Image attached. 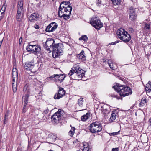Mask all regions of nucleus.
Wrapping results in <instances>:
<instances>
[{
	"instance_id": "f257e3e1",
	"label": "nucleus",
	"mask_w": 151,
	"mask_h": 151,
	"mask_svg": "<svg viewBox=\"0 0 151 151\" xmlns=\"http://www.w3.org/2000/svg\"><path fill=\"white\" fill-rule=\"evenodd\" d=\"M85 72V71L78 66L74 65L68 75L73 80H79L84 76Z\"/></svg>"
},
{
	"instance_id": "f03ea898",
	"label": "nucleus",
	"mask_w": 151,
	"mask_h": 151,
	"mask_svg": "<svg viewBox=\"0 0 151 151\" xmlns=\"http://www.w3.org/2000/svg\"><path fill=\"white\" fill-rule=\"evenodd\" d=\"M113 87L121 96L125 97L131 95L132 93V92L131 88L124 85L118 86H114Z\"/></svg>"
},
{
	"instance_id": "7ed1b4c3",
	"label": "nucleus",
	"mask_w": 151,
	"mask_h": 151,
	"mask_svg": "<svg viewBox=\"0 0 151 151\" xmlns=\"http://www.w3.org/2000/svg\"><path fill=\"white\" fill-rule=\"evenodd\" d=\"M63 45L61 43H55L52 48V56L56 58L62 54L63 52Z\"/></svg>"
},
{
	"instance_id": "20e7f679",
	"label": "nucleus",
	"mask_w": 151,
	"mask_h": 151,
	"mask_svg": "<svg viewBox=\"0 0 151 151\" xmlns=\"http://www.w3.org/2000/svg\"><path fill=\"white\" fill-rule=\"evenodd\" d=\"M89 129L92 133H98L102 130V125L100 122L96 121L90 124Z\"/></svg>"
},
{
	"instance_id": "39448f33",
	"label": "nucleus",
	"mask_w": 151,
	"mask_h": 151,
	"mask_svg": "<svg viewBox=\"0 0 151 151\" xmlns=\"http://www.w3.org/2000/svg\"><path fill=\"white\" fill-rule=\"evenodd\" d=\"M17 11L16 15V19L17 21H21L23 17V1L22 0L19 1L17 6Z\"/></svg>"
},
{
	"instance_id": "423d86ee",
	"label": "nucleus",
	"mask_w": 151,
	"mask_h": 151,
	"mask_svg": "<svg viewBox=\"0 0 151 151\" xmlns=\"http://www.w3.org/2000/svg\"><path fill=\"white\" fill-rule=\"evenodd\" d=\"M63 4H61L58 12V15L59 17H62V16L67 13L71 14V11L72 10L71 7H68L67 8L63 6Z\"/></svg>"
},
{
	"instance_id": "0eeeda50",
	"label": "nucleus",
	"mask_w": 151,
	"mask_h": 151,
	"mask_svg": "<svg viewBox=\"0 0 151 151\" xmlns=\"http://www.w3.org/2000/svg\"><path fill=\"white\" fill-rule=\"evenodd\" d=\"M41 47L37 45H34L33 42H30L27 46L28 51H33L34 53H39L41 50Z\"/></svg>"
},
{
	"instance_id": "6e6552de",
	"label": "nucleus",
	"mask_w": 151,
	"mask_h": 151,
	"mask_svg": "<svg viewBox=\"0 0 151 151\" xmlns=\"http://www.w3.org/2000/svg\"><path fill=\"white\" fill-rule=\"evenodd\" d=\"M55 43V41L52 38H48L47 39L45 44L44 45L45 49L50 52L52 51V48Z\"/></svg>"
},
{
	"instance_id": "1a4fd4ad",
	"label": "nucleus",
	"mask_w": 151,
	"mask_h": 151,
	"mask_svg": "<svg viewBox=\"0 0 151 151\" xmlns=\"http://www.w3.org/2000/svg\"><path fill=\"white\" fill-rule=\"evenodd\" d=\"M90 24L95 28L99 29L103 26L102 23L100 20L96 18L93 19L90 22Z\"/></svg>"
},
{
	"instance_id": "9d476101",
	"label": "nucleus",
	"mask_w": 151,
	"mask_h": 151,
	"mask_svg": "<svg viewBox=\"0 0 151 151\" xmlns=\"http://www.w3.org/2000/svg\"><path fill=\"white\" fill-rule=\"evenodd\" d=\"M61 110H59L55 113L51 117L52 121L55 123L59 121L61 119Z\"/></svg>"
},
{
	"instance_id": "9b49d317",
	"label": "nucleus",
	"mask_w": 151,
	"mask_h": 151,
	"mask_svg": "<svg viewBox=\"0 0 151 151\" xmlns=\"http://www.w3.org/2000/svg\"><path fill=\"white\" fill-rule=\"evenodd\" d=\"M57 24L55 22L50 24L46 28L45 31L47 32H51L54 31L57 27Z\"/></svg>"
},
{
	"instance_id": "f8f14e48",
	"label": "nucleus",
	"mask_w": 151,
	"mask_h": 151,
	"mask_svg": "<svg viewBox=\"0 0 151 151\" xmlns=\"http://www.w3.org/2000/svg\"><path fill=\"white\" fill-rule=\"evenodd\" d=\"M59 89L58 93L55 95L54 98L55 99H59L62 97L65 94V91L63 88L59 87Z\"/></svg>"
},
{
	"instance_id": "ddd939ff",
	"label": "nucleus",
	"mask_w": 151,
	"mask_h": 151,
	"mask_svg": "<svg viewBox=\"0 0 151 151\" xmlns=\"http://www.w3.org/2000/svg\"><path fill=\"white\" fill-rule=\"evenodd\" d=\"M125 34L123 35L122 36L119 37V38L124 42H128L131 40V37L130 35L128 34L127 32H125Z\"/></svg>"
},
{
	"instance_id": "4468645a",
	"label": "nucleus",
	"mask_w": 151,
	"mask_h": 151,
	"mask_svg": "<svg viewBox=\"0 0 151 151\" xmlns=\"http://www.w3.org/2000/svg\"><path fill=\"white\" fill-rule=\"evenodd\" d=\"M135 12V9H133L132 7L129 8L128 12L129 15V18L132 20H134L136 17Z\"/></svg>"
},
{
	"instance_id": "2eb2a0df",
	"label": "nucleus",
	"mask_w": 151,
	"mask_h": 151,
	"mask_svg": "<svg viewBox=\"0 0 151 151\" xmlns=\"http://www.w3.org/2000/svg\"><path fill=\"white\" fill-rule=\"evenodd\" d=\"M118 112L116 111H112L111 116L109 119V122L110 123L114 122L115 120L117 117H118Z\"/></svg>"
},
{
	"instance_id": "dca6fc26",
	"label": "nucleus",
	"mask_w": 151,
	"mask_h": 151,
	"mask_svg": "<svg viewBox=\"0 0 151 151\" xmlns=\"http://www.w3.org/2000/svg\"><path fill=\"white\" fill-rule=\"evenodd\" d=\"M28 97L29 96L27 94L26 96H23L22 98V101L23 102H24V106L23 107V109L22 111L23 113H25L27 111V109L26 108V105L28 103Z\"/></svg>"
},
{
	"instance_id": "f3484780",
	"label": "nucleus",
	"mask_w": 151,
	"mask_h": 151,
	"mask_svg": "<svg viewBox=\"0 0 151 151\" xmlns=\"http://www.w3.org/2000/svg\"><path fill=\"white\" fill-rule=\"evenodd\" d=\"M12 76L13 77L12 81H17L18 74L17 69H13L12 70Z\"/></svg>"
},
{
	"instance_id": "a211bd4d",
	"label": "nucleus",
	"mask_w": 151,
	"mask_h": 151,
	"mask_svg": "<svg viewBox=\"0 0 151 151\" xmlns=\"http://www.w3.org/2000/svg\"><path fill=\"white\" fill-rule=\"evenodd\" d=\"M33 65H34L33 62L27 63L24 65V68L27 71H30L31 68L32 67Z\"/></svg>"
},
{
	"instance_id": "6ab92c4d",
	"label": "nucleus",
	"mask_w": 151,
	"mask_h": 151,
	"mask_svg": "<svg viewBox=\"0 0 151 151\" xmlns=\"http://www.w3.org/2000/svg\"><path fill=\"white\" fill-rule=\"evenodd\" d=\"M39 18V15L35 13L31 14L29 17V20L31 22H33L34 20H37Z\"/></svg>"
},
{
	"instance_id": "aec40b11",
	"label": "nucleus",
	"mask_w": 151,
	"mask_h": 151,
	"mask_svg": "<svg viewBox=\"0 0 151 151\" xmlns=\"http://www.w3.org/2000/svg\"><path fill=\"white\" fill-rule=\"evenodd\" d=\"M84 51L82 50L81 53L77 56V58L82 60L85 61L86 60V57L84 55Z\"/></svg>"
},
{
	"instance_id": "412c9836",
	"label": "nucleus",
	"mask_w": 151,
	"mask_h": 151,
	"mask_svg": "<svg viewBox=\"0 0 151 151\" xmlns=\"http://www.w3.org/2000/svg\"><path fill=\"white\" fill-rule=\"evenodd\" d=\"M126 31H125L124 29L121 28H120L119 29L117 30L116 32V34L118 35V36L119 38V37L122 36L123 35H124V34H125Z\"/></svg>"
},
{
	"instance_id": "4be33fe9",
	"label": "nucleus",
	"mask_w": 151,
	"mask_h": 151,
	"mask_svg": "<svg viewBox=\"0 0 151 151\" xmlns=\"http://www.w3.org/2000/svg\"><path fill=\"white\" fill-rule=\"evenodd\" d=\"M143 29L145 32L148 33L150 32L151 29L150 24L147 23L145 24Z\"/></svg>"
},
{
	"instance_id": "5701e85b",
	"label": "nucleus",
	"mask_w": 151,
	"mask_h": 151,
	"mask_svg": "<svg viewBox=\"0 0 151 151\" xmlns=\"http://www.w3.org/2000/svg\"><path fill=\"white\" fill-rule=\"evenodd\" d=\"M108 107V108H106L105 106L101 107V111L103 114L106 115L109 113V111L108 110L109 107Z\"/></svg>"
},
{
	"instance_id": "b1692460",
	"label": "nucleus",
	"mask_w": 151,
	"mask_h": 151,
	"mask_svg": "<svg viewBox=\"0 0 151 151\" xmlns=\"http://www.w3.org/2000/svg\"><path fill=\"white\" fill-rule=\"evenodd\" d=\"M65 77L66 76L64 74H60L58 78V82H60V83L62 82Z\"/></svg>"
},
{
	"instance_id": "393cba45",
	"label": "nucleus",
	"mask_w": 151,
	"mask_h": 151,
	"mask_svg": "<svg viewBox=\"0 0 151 151\" xmlns=\"http://www.w3.org/2000/svg\"><path fill=\"white\" fill-rule=\"evenodd\" d=\"M48 137L52 141H54L57 138L56 135L55 134H50L48 135Z\"/></svg>"
},
{
	"instance_id": "a878e982",
	"label": "nucleus",
	"mask_w": 151,
	"mask_h": 151,
	"mask_svg": "<svg viewBox=\"0 0 151 151\" xmlns=\"http://www.w3.org/2000/svg\"><path fill=\"white\" fill-rule=\"evenodd\" d=\"M12 89L13 91L15 92L17 90V81H12Z\"/></svg>"
},
{
	"instance_id": "bb28decb",
	"label": "nucleus",
	"mask_w": 151,
	"mask_h": 151,
	"mask_svg": "<svg viewBox=\"0 0 151 151\" xmlns=\"http://www.w3.org/2000/svg\"><path fill=\"white\" fill-rule=\"evenodd\" d=\"M90 114L88 113H87L86 114L84 115L81 116V120L83 121H85L88 118Z\"/></svg>"
},
{
	"instance_id": "cd10ccee",
	"label": "nucleus",
	"mask_w": 151,
	"mask_h": 151,
	"mask_svg": "<svg viewBox=\"0 0 151 151\" xmlns=\"http://www.w3.org/2000/svg\"><path fill=\"white\" fill-rule=\"evenodd\" d=\"M58 77H59V75L54 74L51 76L50 78H52V80L54 81L57 82L58 81Z\"/></svg>"
},
{
	"instance_id": "c85d7f7f",
	"label": "nucleus",
	"mask_w": 151,
	"mask_h": 151,
	"mask_svg": "<svg viewBox=\"0 0 151 151\" xmlns=\"http://www.w3.org/2000/svg\"><path fill=\"white\" fill-rule=\"evenodd\" d=\"M32 67L30 70V72L33 73H36L38 70V68L36 66H34V65H33Z\"/></svg>"
},
{
	"instance_id": "c756f323",
	"label": "nucleus",
	"mask_w": 151,
	"mask_h": 151,
	"mask_svg": "<svg viewBox=\"0 0 151 151\" xmlns=\"http://www.w3.org/2000/svg\"><path fill=\"white\" fill-rule=\"evenodd\" d=\"M6 7V4H4L2 6L1 9V14L2 15V16L4 15V13L5 11Z\"/></svg>"
},
{
	"instance_id": "7c9ffc66",
	"label": "nucleus",
	"mask_w": 151,
	"mask_h": 151,
	"mask_svg": "<svg viewBox=\"0 0 151 151\" xmlns=\"http://www.w3.org/2000/svg\"><path fill=\"white\" fill-rule=\"evenodd\" d=\"M79 40H82L84 42H86L88 40V39L86 35H82L79 39Z\"/></svg>"
},
{
	"instance_id": "2f4dec72",
	"label": "nucleus",
	"mask_w": 151,
	"mask_h": 151,
	"mask_svg": "<svg viewBox=\"0 0 151 151\" xmlns=\"http://www.w3.org/2000/svg\"><path fill=\"white\" fill-rule=\"evenodd\" d=\"M83 102V99L82 98H81L78 99V104L80 106H82Z\"/></svg>"
},
{
	"instance_id": "473e14b6",
	"label": "nucleus",
	"mask_w": 151,
	"mask_h": 151,
	"mask_svg": "<svg viewBox=\"0 0 151 151\" xmlns=\"http://www.w3.org/2000/svg\"><path fill=\"white\" fill-rule=\"evenodd\" d=\"M75 129L74 127H72L71 128V129L69 132V134L70 136H72L73 135L74 133Z\"/></svg>"
},
{
	"instance_id": "72a5a7b5",
	"label": "nucleus",
	"mask_w": 151,
	"mask_h": 151,
	"mask_svg": "<svg viewBox=\"0 0 151 151\" xmlns=\"http://www.w3.org/2000/svg\"><path fill=\"white\" fill-rule=\"evenodd\" d=\"M27 85H25L24 88H23V91L24 93H26V95L24 96H26L27 95H28L29 96V94H28V93L29 92V90L27 89Z\"/></svg>"
},
{
	"instance_id": "f704fd0d",
	"label": "nucleus",
	"mask_w": 151,
	"mask_h": 151,
	"mask_svg": "<svg viewBox=\"0 0 151 151\" xmlns=\"http://www.w3.org/2000/svg\"><path fill=\"white\" fill-rule=\"evenodd\" d=\"M9 114V112H7L5 116L4 117V123H5L8 120V116Z\"/></svg>"
},
{
	"instance_id": "c9c22d12",
	"label": "nucleus",
	"mask_w": 151,
	"mask_h": 151,
	"mask_svg": "<svg viewBox=\"0 0 151 151\" xmlns=\"http://www.w3.org/2000/svg\"><path fill=\"white\" fill-rule=\"evenodd\" d=\"M71 14H69V13H67L65 14V15H63V16H62V17H63V18L65 20H67L69 19L70 18V16Z\"/></svg>"
},
{
	"instance_id": "e433bc0d",
	"label": "nucleus",
	"mask_w": 151,
	"mask_h": 151,
	"mask_svg": "<svg viewBox=\"0 0 151 151\" xmlns=\"http://www.w3.org/2000/svg\"><path fill=\"white\" fill-rule=\"evenodd\" d=\"M146 99L145 98H143L141 100V102L140 103V105L142 106H143L144 105L146 102Z\"/></svg>"
},
{
	"instance_id": "4c0bfd02",
	"label": "nucleus",
	"mask_w": 151,
	"mask_h": 151,
	"mask_svg": "<svg viewBox=\"0 0 151 151\" xmlns=\"http://www.w3.org/2000/svg\"><path fill=\"white\" fill-rule=\"evenodd\" d=\"M39 112L38 110H35L33 111L32 115L34 116H37L38 115Z\"/></svg>"
},
{
	"instance_id": "58836bf2",
	"label": "nucleus",
	"mask_w": 151,
	"mask_h": 151,
	"mask_svg": "<svg viewBox=\"0 0 151 151\" xmlns=\"http://www.w3.org/2000/svg\"><path fill=\"white\" fill-rule=\"evenodd\" d=\"M89 146V145L87 143L85 142L83 145L82 149L88 147Z\"/></svg>"
},
{
	"instance_id": "ea45409f",
	"label": "nucleus",
	"mask_w": 151,
	"mask_h": 151,
	"mask_svg": "<svg viewBox=\"0 0 151 151\" xmlns=\"http://www.w3.org/2000/svg\"><path fill=\"white\" fill-rule=\"evenodd\" d=\"M96 4L98 6H100L101 4V0H97Z\"/></svg>"
},
{
	"instance_id": "a19ab883",
	"label": "nucleus",
	"mask_w": 151,
	"mask_h": 151,
	"mask_svg": "<svg viewBox=\"0 0 151 151\" xmlns=\"http://www.w3.org/2000/svg\"><path fill=\"white\" fill-rule=\"evenodd\" d=\"M61 4H63V6H65V7H66L67 8L68 7H71L70 5V4H68V5L66 4V2H62Z\"/></svg>"
},
{
	"instance_id": "79ce46f5",
	"label": "nucleus",
	"mask_w": 151,
	"mask_h": 151,
	"mask_svg": "<svg viewBox=\"0 0 151 151\" xmlns=\"http://www.w3.org/2000/svg\"><path fill=\"white\" fill-rule=\"evenodd\" d=\"M83 151H91V150L88 147H87L86 148H83L82 149Z\"/></svg>"
},
{
	"instance_id": "37998d69",
	"label": "nucleus",
	"mask_w": 151,
	"mask_h": 151,
	"mask_svg": "<svg viewBox=\"0 0 151 151\" xmlns=\"http://www.w3.org/2000/svg\"><path fill=\"white\" fill-rule=\"evenodd\" d=\"M113 2H116V4H118L119 3V1L120 0H111Z\"/></svg>"
},
{
	"instance_id": "c03bdc74",
	"label": "nucleus",
	"mask_w": 151,
	"mask_h": 151,
	"mask_svg": "<svg viewBox=\"0 0 151 151\" xmlns=\"http://www.w3.org/2000/svg\"><path fill=\"white\" fill-rule=\"evenodd\" d=\"M110 68L112 69H114V68L113 67V63H111V64H110L109 65Z\"/></svg>"
},
{
	"instance_id": "a18cd8bd",
	"label": "nucleus",
	"mask_w": 151,
	"mask_h": 151,
	"mask_svg": "<svg viewBox=\"0 0 151 151\" xmlns=\"http://www.w3.org/2000/svg\"><path fill=\"white\" fill-rule=\"evenodd\" d=\"M129 31L131 33H132L134 32V29L132 27H130L129 29Z\"/></svg>"
},
{
	"instance_id": "49530a36",
	"label": "nucleus",
	"mask_w": 151,
	"mask_h": 151,
	"mask_svg": "<svg viewBox=\"0 0 151 151\" xmlns=\"http://www.w3.org/2000/svg\"><path fill=\"white\" fill-rule=\"evenodd\" d=\"M49 111V110L48 109V108H47V109L46 110H45L44 111V113L45 114H47Z\"/></svg>"
},
{
	"instance_id": "de8ad7c7",
	"label": "nucleus",
	"mask_w": 151,
	"mask_h": 151,
	"mask_svg": "<svg viewBox=\"0 0 151 151\" xmlns=\"http://www.w3.org/2000/svg\"><path fill=\"white\" fill-rule=\"evenodd\" d=\"M118 134V133L117 132H113L112 133H111V134L110 135V136H112V135H117Z\"/></svg>"
},
{
	"instance_id": "09e8293b",
	"label": "nucleus",
	"mask_w": 151,
	"mask_h": 151,
	"mask_svg": "<svg viewBox=\"0 0 151 151\" xmlns=\"http://www.w3.org/2000/svg\"><path fill=\"white\" fill-rule=\"evenodd\" d=\"M146 87H147L149 88H151V85L150 84H147L146 85Z\"/></svg>"
},
{
	"instance_id": "8fccbe9b",
	"label": "nucleus",
	"mask_w": 151,
	"mask_h": 151,
	"mask_svg": "<svg viewBox=\"0 0 151 151\" xmlns=\"http://www.w3.org/2000/svg\"><path fill=\"white\" fill-rule=\"evenodd\" d=\"M119 149L118 148H113L112 149V151H118Z\"/></svg>"
},
{
	"instance_id": "3c124183",
	"label": "nucleus",
	"mask_w": 151,
	"mask_h": 151,
	"mask_svg": "<svg viewBox=\"0 0 151 151\" xmlns=\"http://www.w3.org/2000/svg\"><path fill=\"white\" fill-rule=\"evenodd\" d=\"M145 89H146V91H147L149 92L151 91V88H149L147 87H145Z\"/></svg>"
},
{
	"instance_id": "603ef678",
	"label": "nucleus",
	"mask_w": 151,
	"mask_h": 151,
	"mask_svg": "<svg viewBox=\"0 0 151 151\" xmlns=\"http://www.w3.org/2000/svg\"><path fill=\"white\" fill-rule=\"evenodd\" d=\"M34 27L37 29H38L39 28V26L37 24L35 25Z\"/></svg>"
},
{
	"instance_id": "864d4df0",
	"label": "nucleus",
	"mask_w": 151,
	"mask_h": 151,
	"mask_svg": "<svg viewBox=\"0 0 151 151\" xmlns=\"http://www.w3.org/2000/svg\"><path fill=\"white\" fill-rule=\"evenodd\" d=\"M119 42V41H116L114 42H112L111 43V45H114V44H116V43H117Z\"/></svg>"
},
{
	"instance_id": "5fc2aeb1",
	"label": "nucleus",
	"mask_w": 151,
	"mask_h": 151,
	"mask_svg": "<svg viewBox=\"0 0 151 151\" xmlns=\"http://www.w3.org/2000/svg\"><path fill=\"white\" fill-rule=\"evenodd\" d=\"M112 63V62H111V60H109L108 61V63L109 65H110V64H111V63Z\"/></svg>"
},
{
	"instance_id": "6e6d98bb",
	"label": "nucleus",
	"mask_w": 151,
	"mask_h": 151,
	"mask_svg": "<svg viewBox=\"0 0 151 151\" xmlns=\"http://www.w3.org/2000/svg\"><path fill=\"white\" fill-rule=\"evenodd\" d=\"M22 37H21L19 39V44H20L21 43V42H22Z\"/></svg>"
},
{
	"instance_id": "4d7b16f0",
	"label": "nucleus",
	"mask_w": 151,
	"mask_h": 151,
	"mask_svg": "<svg viewBox=\"0 0 151 151\" xmlns=\"http://www.w3.org/2000/svg\"><path fill=\"white\" fill-rule=\"evenodd\" d=\"M149 121L150 122V125L151 126V118L150 119Z\"/></svg>"
},
{
	"instance_id": "13d9d810",
	"label": "nucleus",
	"mask_w": 151,
	"mask_h": 151,
	"mask_svg": "<svg viewBox=\"0 0 151 151\" xmlns=\"http://www.w3.org/2000/svg\"><path fill=\"white\" fill-rule=\"evenodd\" d=\"M147 84H150L151 85V81H149V82H148V83H147Z\"/></svg>"
},
{
	"instance_id": "bf43d9fd",
	"label": "nucleus",
	"mask_w": 151,
	"mask_h": 151,
	"mask_svg": "<svg viewBox=\"0 0 151 151\" xmlns=\"http://www.w3.org/2000/svg\"><path fill=\"white\" fill-rule=\"evenodd\" d=\"M2 17V16H1V18H2V17Z\"/></svg>"
},
{
	"instance_id": "052dcab7",
	"label": "nucleus",
	"mask_w": 151,
	"mask_h": 151,
	"mask_svg": "<svg viewBox=\"0 0 151 151\" xmlns=\"http://www.w3.org/2000/svg\"><path fill=\"white\" fill-rule=\"evenodd\" d=\"M50 151H54L52 150H50Z\"/></svg>"
},
{
	"instance_id": "680f3d73",
	"label": "nucleus",
	"mask_w": 151,
	"mask_h": 151,
	"mask_svg": "<svg viewBox=\"0 0 151 151\" xmlns=\"http://www.w3.org/2000/svg\"><path fill=\"white\" fill-rule=\"evenodd\" d=\"M3 41V40H2V42ZM2 43V42H1V43Z\"/></svg>"
}]
</instances>
